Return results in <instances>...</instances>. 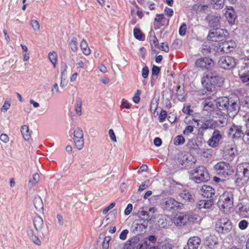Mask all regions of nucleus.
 Segmentation results:
<instances>
[{
    "label": "nucleus",
    "instance_id": "f257e3e1",
    "mask_svg": "<svg viewBox=\"0 0 249 249\" xmlns=\"http://www.w3.org/2000/svg\"><path fill=\"white\" fill-rule=\"evenodd\" d=\"M223 82L220 76L216 73H209L205 75L201 80V82L206 90L211 93H215L217 90V85Z\"/></svg>",
    "mask_w": 249,
    "mask_h": 249
},
{
    "label": "nucleus",
    "instance_id": "f03ea898",
    "mask_svg": "<svg viewBox=\"0 0 249 249\" xmlns=\"http://www.w3.org/2000/svg\"><path fill=\"white\" fill-rule=\"evenodd\" d=\"M234 190L229 189L225 191L219 197L217 204L220 209H223L224 212H228L233 204Z\"/></svg>",
    "mask_w": 249,
    "mask_h": 249
},
{
    "label": "nucleus",
    "instance_id": "7ed1b4c3",
    "mask_svg": "<svg viewBox=\"0 0 249 249\" xmlns=\"http://www.w3.org/2000/svg\"><path fill=\"white\" fill-rule=\"evenodd\" d=\"M249 179V162H243L237 166L236 183L238 186L246 184Z\"/></svg>",
    "mask_w": 249,
    "mask_h": 249
},
{
    "label": "nucleus",
    "instance_id": "20e7f679",
    "mask_svg": "<svg viewBox=\"0 0 249 249\" xmlns=\"http://www.w3.org/2000/svg\"><path fill=\"white\" fill-rule=\"evenodd\" d=\"M191 179L196 183H200L209 180L210 176L206 168L203 166H200L194 170Z\"/></svg>",
    "mask_w": 249,
    "mask_h": 249
},
{
    "label": "nucleus",
    "instance_id": "39448f33",
    "mask_svg": "<svg viewBox=\"0 0 249 249\" xmlns=\"http://www.w3.org/2000/svg\"><path fill=\"white\" fill-rule=\"evenodd\" d=\"M213 168L217 175L225 178L231 176L233 173L232 167L224 161L218 162Z\"/></svg>",
    "mask_w": 249,
    "mask_h": 249
},
{
    "label": "nucleus",
    "instance_id": "423d86ee",
    "mask_svg": "<svg viewBox=\"0 0 249 249\" xmlns=\"http://www.w3.org/2000/svg\"><path fill=\"white\" fill-rule=\"evenodd\" d=\"M228 36V33L226 30L216 28L209 31L207 38L212 41H222L225 40Z\"/></svg>",
    "mask_w": 249,
    "mask_h": 249
},
{
    "label": "nucleus",
    "instance_id": "0eeeda50",
    "mask_svg": "<svg viewBox=\"0 0 249 249\" xmlns=\"http://www.w3.org/2000/svg\"><path fill=\"white\" fill-rule=\"evenodd\" d=\"M231 229V222L227 218H221L215 224V229L219 233H227Z\"/></svg>",
    "mask_w": 249,
    "mask_h": 249
},
{
    "label": "nucleus",
    "instance_id": "6e6552de",
    "mask_svg": "<svg viewBox=\"0 0 249 249\" xmlns=\"http://www.w3.org/2000/svg\"><path fill=\"white\" fill-rule=\"evenodd\" d=\"M151 218L147 217L145 219L140 218L135 220L131 226L133 232H142L144 230L146 229L148 226V224L150 223Z\"/></svg>",
    "mask_w": 249,
    "mask_h": 249
},
{
    "label": "nucleus",
    "instance_id": "1a4fd4ad",
    "mask_svg": "<svg viewBox=\"0 0 249 249\" xmlns=\"http://www.w3.org/2000/svg\"><path fill=\"white\" fill-rule=\"evenodd\" d=\"M161 205L163 209L167 211H170L172 209L180 210L183 208V204L171 197L166 198L163 200Z\"/></svg>",
    "mask_w": 249,
    "mask_h": 249
},
{
    "label": "nucleus",
    "instance_id": "9d476101",
    "mask_svg": "<svg viewBox=\"0 0 249 249\" xmlns=\"http://www.w3.org/2000/svg\"><path fill=\"white\" fill-rule=\"evenodd\" d=\"M235 59L230 56L221 57L218 62L219 66L224 69L230 70L234 68L236 65Z\"/></svg>",
    "mask_w": 249,
    "mask_h": 249
},
{
    "label": "nucleus",
    "instance_id": "9b49d317",
    "mask_svg": "<svg viewBox=\"0 0 249 249\" xmlns=\"http://www.w3.org/2000/svg\"><path fill=\"white\" fill-rule=\"evenodd\" d=\"M126 244L130 247V249H146L148 246L147 241H140L137 236H134L128 240Z\"/></svg>",
    "mask_w": 249,
    "mask_h": 249
},
{
    "label": "nucleus",
    "instance_id": "f8f14e48",
    "mask_svg": "<svg viewBox=\"0 0 249 249\" xmlns=\"http://www.w3.org/2000/svg\"><path fill=\"white\" fill-rule=\"evenodd\" d=\"M222 132L221 131L214 129L211 137L207 142L208 145L213 148L217 147L222 140Z\"/></svg>",
    "mask_w": 249,
    "mask_h": 249
},
{
    "label": "nucleus",
    "instance_id": "ddd939ff",
    "mask_svg": "<svg viewBox=\"0 0 249 249\" xmlns=\"http://www.w3.org/2000/svg\"><path fill=\"white\" fill-rule=\"evenodd\" d=\"M226 111L230 117H234L238 112L240 108V103L238 100L230 99Z\"/></svg>",
    "mask_w": 249,
    "mask_h": 249
},
{
    "label": "nucleus",
    "instance_id": "4468645a",
    "mask_svg": "<svg viewBox=\"0 0 249 249\" xmlns=\"http://www.w3.org/2000/svg\"><path fill=\"white\" fill-rule=\"evenodd\" d=\"M244 131L242 126L239 125L233 124L230 128L228 135L234 139H238L242 137Z\"/></svg>",
    "mask_w": 249,
    "mask_h": 249
},
{
    "label": "nucleus",
    "instance_id": "2eb2a0df",
    "mask_svg": "<svg viewBox=\"0 0 249 249\" xmlns=\"http://www.w3.org/2000/svg\"><path fill=\"white\" fill-rule=\"evenodd\" d=\"M236 46V44L234 41L232 40L224 41L219 43L218 49L223 53H229L235 48Z\"/></svg>",
    "mask_w": 249,
    "mask_h": 249
},
{
    "label": "nucleus",
    "instance_id": "dca6fc26",
    "mask_svg": "<svg viewBox=\"0 0 249 249\" xmlns=\"http://www.w3.org/2000/svg\"><path fill=\"white\" fill-rule=\"evenodd\" d=\"M196 65L199 68L209 69L213 67V62L209 58L202 57L196 60Z\"/></svg>",
    "mask_w": 249,
    "mask_h": 249
},
{
    "label": "nucleus",
    "instance_id": "f3484780",
    "mask_svg": "<svg viewBox=\"0 0 249 249\" xmlns=\"http://www.w3.org/2000/svg\"><path fill=\"white\" fill-rule=\"evenodd\" d=\"M217 126L216 122L213 119L205 120L198 129V132L202 134L208 129H213Z\"/></svg>",
    "mask_w": 249,
    "mask_h": 249
},
{
    "label": "nucleus",
    "instance_id": "a211bd4d",
    "mask_svg": "<svg viewBox=\"0 0 249 249\" xmlns=\"http://www.w3.org/2000/svg\"><path fill=\"white\" fill-rule=\"evenodd\" d=\"M238 208V213L242 217L249 218V202L240 203Z\"/></svg>",
    "mask_w": 249,
    "mask_h": 249
},
{
    "label": "nucleus",
    "instance_id": "6ab92c4d",
    "mask_svg": "<svg viewBox=\"0 0 249 249\" xmlns=\"http://www.w3.org/2000/svg\"><path fill=\"white\" fill-rule=\"evenodd\" d=\"M188 215L184 213H179L174 217V221L178 226L184 225L188 221Z\"/></svg>",
    "mask_w": 249,
    "mask_h": 249
},
{
    "label": "nucleus",
    "instance_id": "aec40b11",
    "mask_svg": "<svg viewBox=\"0 0 249 249\" xmlns=\"http://www.w3.org/2000/svg\"><path fill=\"white\" fill-rule=\"evenodd\" d=\"M229 103H230V99L228 97H220L217 99L216 106L219 110L225 111L227 109V106Z\"/></svg>",
    "mask_w": 249,
    "mask_h": 249
},
{
    "label": "nucleus",
    "instance_id": "412c9836",
    "mask_svg": "<svg viewBox=\"0 0 249 249\" xmlns=\"http://www.w3.org/2000/svg\"><path fill=\"white\" fill-rule=\"evenodd\" d=\"M235 149L231 145L228 144L224 148V156L225 159L231 160L235 156Z\"/></svg>",
    "mask_w": 249,
    "mask_h": 249
},
{
    "label": "nucleus",
    "instance_id": "4be33fe9",
    "mask_svg": "<svg viewBox=\"0 0 249 249\" xmlns=\"http://www.w3.org/2000/svg\"><path fill=\"white\" fill-rule=\"evenodd\" d=\"M225 15L230 24L232 25L234 24L236 17L232 7H227Z\"/></svg>",
    "mask_w": 249,
    "mask_h": 249
},
{
    "label": "nucleus",
    "instance_id": "5701e85b",
    "mask_svg": "<svg viewBox=\"0 0 249 249\" xmlns=\"http://www.w3.org/2000/svg\"><path fill=\"white\" fill-rule=\"evenodd\" d=\"M201 239L198 236H194L189 239L187 242L188 249H198Z\"/></svg>",
    "mask_w": 249,
    "mask_h": 249
},
{
    "label": "nucleus",
    "instance_id": "b1692460",
    "mask_svg": "<svg viewBox=\"0 0 249 249\" xmlns=\"http://www.w3.org/2000/svg\"><path fill=\"white\" fill-rule=\"evenodd\" d=\"M204 244L208 249H214L217 244V238L214 235H210L206 238Z\"/></svg>",
    "mask_w": 249,
    "mask_h": 249
},
{
    "label": "nucleus",
    "instance_id": "393cba45",
    "mask_svg": "<svg viewBox=\"0 0 249 249\" xmlns=\"http://www.w3.org/2000/svg\"><path fill=\"white\" fill-rule=\"evenodd\" d=\"M202 195L207 198H211L214 195L215 191L210 186L203 185L201 189Z\"/></svg>",
    "mask_w": 249,
    "mask_h": 249
},
{
    "label": "nucleus",
    "instance_id": "a878e982",
    "mask_svg": "<svg viewBox=\"0 0 249 249\" xmlns=\"http://www.w3.org/2000/svg\"><path fill=\"white\" fill-rule=\"evenodd\" d=\"M247 60L249 61V57H247ZM245 71L241 70L239 72L240 78L243 82L249 81V61L246 63V67L244 68Z\"/></svg>",
    "mask_w": 249,
    "mask_h": 249
},
{
    "label": "nucleus",
    "instance_id": "bb28decb",
    "mask_svg": "<svg viewBox=\"0 0 249 249\" xmlns=\"http://www.w3.org/2000/svg\"><path fill=\"white\" fill-rule=\"evenodd\" d=\"M213 200L210 199L208 200H201L197 202L196 208L200 210L201 209H209L213 204Z\"/></svg>",
    "mask_w": 249,
    "mask_h": 249
},
{
    "label": "nucleus",
    "instance_id": "cd10ccee",
    "mask_svg": "<svg viewBox=\"0 0 249 249\" xmlns=\"http://www.w3.org/2000/svg\"><path fill=\"white\" fill-rule=\"evenodd\" d=\"M221 17L218 15H209L207 17V20L211 27H216L219 25Z\"/></svg>",
    "mask_w": 249,
    "mask_h": 249
},
{
    "label": "nucleus",
    "instance_id": "c85d7f7f",
    "mask_svg": "<svg viewBox=\"0 0 249 249\" xmlns=\"http://www.w3.org/2000/svg\"><path fill=\"white\" fill-rule=\"evenodd\" d=\"M208 8V5L205 3H197L193 6V9L196 12H205Z\"/></svg>",
    "mask_w": 249,
    "mask_h": 249
},
{
    "label": "nucleus",
    "instance_id": "c756f323",
    "mask_svg": "<svg viewBox=\"0 0 249 249\" xmlns=\"http://www.w3.org/2000/svg\"><path fill=\"white\" fill-rule=\"evenodd\" d=\"M34 225L37 231H40L43 226V220L39 215H36L34 218Z\"/></svg>",
    "mask_w": 249,
    "mask_h": 249
},
{
    "label": "nucleus",
    "instance_id": "7c9ffc66",
    "mask_svg": "<svg viewBox=\"0 0 249 249\" xmlns=\"http://www.w3.org/2000/svg\"><path fill=\"white\" fill-rule=\"evenodd\" d=\"M203 108L204 110L212 112L214 109V104L212 101L210 99L205 100L202 104Z\"/></svg>",
    "mask_w": 249,
    "mask_h": 249
},
{
    "label": "nucleus",
    "instance_id": "2f4dec72",
    "mask_svg": "<svg viewBox=\"0 0 249 249\" xmlns=\"http://www.w3.org/2000/svg\"><path fill=\"white\" fill-rule=\"evenodd\" d=\"M34 203L35 208L38 211H41L43 210V204L42 200L40 196H35L34 198Z\"/></svg>",
    "mask_w": 249,
    "mask_h": 249
},
{
    "label": "nucleus",
    "instance_id": "473e14b6",
    "mask_svg": "<svg viewBox=\"0 0 249 249\" xmlns=\"http://www.w3.org/2000/svg\"><path fill=\"white\" fill-rule=\"evenodd\" d=\"M173 246L170 242L165 240L161 242L157 247H154L152 249H172Z\"/></svg>",
    "mask_w": 249,
    "mask_h": 249
},
{
    "label": "nucleus",
    "instance_id": "72a5a7b5",
    "mask_svg": "<svg viewBox=\"0 0 249 249\" xmlns=\"http://www.w3.org/2000/svg\"><path fill=\"white\" fill-rule=\"evenodd\" d=\"M247 118L246 127L247 130L242 136L243 141L247 144H249V117L246 116Z\"/></svg>",
    "mask_w": 249,
    "mask_h": 249
},
{
    "label": "nucleus",
    "instance_id": "f704fd0d",
    "mask_svg": "<svg viewBox=\"0 0 249 249\" xmlns=\"http://www.w3.org/2000/svg\"><path fill=\"white\" fill-rule=\"evenodd\" d=\"M80 47L84 54L88 55L90 53V50L88 46L87 42L85 40L83 39L81 41Z\"/></svg>",
    "mask_w": 249,
    "mask_h": 249
},
{
    "label": "nucleus",
    "instance_id": "c9c22d12",
    "mask_svg": "<svg viewBox=\"0 0 249 249\" xmlns=\"http://www.w3.org/2000/svg\"><path fill=\"white\" fill-rule=\"evenodd\" d=\"M21 132L25 141H29L30 140V134L29 132V127L27 125H24L21 127Z\"/></svg>",
    "mask_w": 249,
    "mask_h": 249
},
{
    "label": "nucleus",
    "instance_id": "e433bc0d",
    "mask_svg": "<svg viewBox=\"0 0 249 249\" xmlns=\"http://www.w3.org/2000/svg\"><path fill=\"white\" fill-rule=\"evenodd\" d=\"M28 235L30 238L36 245H39L40 244V241L38 238L34 234V231L32 229H30L27 231Z\"/></svg>",
    "mask_w": 249,
    "mask_h": 249
},
{
    "label": "nucleus",
    "instance_id": "4c0bfd02",
    "mask_svg": "<svg viewBox=\"0 0 249 249\" xmlns=\"http://www.w3.org/2000/svg\"><path fill=\"white\" fill-rule=\"evenodd\" d=\"M188 221L192 223H198L201 220V216L198 214L191 213L188 215Z\"/></svg>",
    "mask_w": 249,
    "mask_h": 249
},
{
    "label": "nucleus",
    "instance_id": "58836bf2",
    "mask_svg": "<svg viewBox=\"0 0 249 249\" xmlns=\"http://www.w3.org/2000/svg\"><path fill=\"white\" fill-rule=\"evenodd\" d=\"M39 180V175L37 173L35 174L32 178L30 179L29 181L28 186L30 188L33 187Z\"/></svg>",
    "mask_w": 249,
    "mask_h": 249
},
{
    "label": "nucleus",
    "instance_id": "ea45409f",
    "mask_svg": "<svg viewBox=\"0 0 249 249\" xmlns=\"http://www.w3.org/2000/svg\"><path fill=\"white\" fill-rule=\"evenodd\" d=\"M180 196L182 197L183 199L191 202L193 200V196L189 192L186 191H183L180 194Z\"/></svg>",
    "mask_w": 249,
    "mask_h": 249
},
{
    "label": "nucleus",
    "instance_id": "a19ab883",
    "mask_svg": "<svg viewBox=\"0 0 249 249\" xmlns=\"http://www.w3.org/2000/svg\"><path fill=\"white\" fill-rule=\"evenodd\" d=\"M74 139H84L83 132L80 128H76L74 131Z\"/></svg>",
    "mask_w": 249,
    "mask_h": 249
},
{
    "label": "nucleus",
    "instance_id": "79ce46f5",
    "mask_svg": "<svg viewBox=\"0 0 249 249\" xmlns=\"http://www.w3.org/2000/svg\"><path fill=\"white\" fill-rule=\"evenodd\" d=\"M82 100L81 99H78L76 101L75 110L78 115L82 114L81 106H82Z\"/></svg>",
    "mask_w": 249,
    "mask_h": 249
},
{
    "label": "nucleus",
    "instance_id": "37998d69",
    "mask_svg": "<svg viewBox=\"0 0 249 249\" xmlns=\"http://www.w3.org/2000/svg\"><path fill=\"white\" fill-rule=\"evenodd\" d=\"M70 46L73 51L76 52L77 50V39L76 38L73 37L71 39V41L70 42Z\"/></svg>",
    "mask_w": 249,
    "mask_h": 249
},
{
    "label": "nucleus",
    "instance_id": "c03bdc74",
    "mask_svg": "<svg viewBox=\"0 0 249 249\" xmlns=\"http://www.w3.org/2000/svg\"><path fill=\"white\" fill-rule=\"evenodd\" d=\"M149 39L152 49H153L154 47H156L158 46L159 41L155 35L151 36Z\"/></svg>",
    "mask_w": 249,
    "mask_h": 249
},
{
    "label": "nucleus",
    "instance_id": "a18cd8bd",
    "mask_svg": "<svg viewBox=\"0 0 249 249\" xmlns=\"http://www.w3.org/2000/svg\"><path fill=\"white\" fill-rule=\"evenodd\" d=\"M74 140L76 148L79 150L82 149L84 146V139H74Z\"/></svg>",
    "mask_w": 249,
    "mask_h": 249
},
{
    "label": "nucleus",
    "instance_id": "49530a36",
    "mask_svg": "<svg viewBox=\"0 0 249 249\" xmlns=\"http://www.w3.org/2000/svg\"><path fill=\"white\" fill-rule=\"evenodd\" d=\"M133 34L135 37L139 40H142L143 34L141 31L138 28H134Z\"/></svg>",
    "mask_w": 249,
    "mask_h": 249
},
{
    "label": "nucleus",
    "instance_id": "de8ad7c7",
    "mask_svg": "<svg viewBox=\"0 0 249 249\" xmlns=\"http://www.w3.org/2000/svg\"><path fill=\"white\" fill-rule=\"evenodd\" d=\"M48 57L52 63L54 67H55V65L57 61L56 53L55 52L50 53H49Z\"/></svg>",
    "mask_w": 249,
    "mask_h": 249
},
{
    "label": "nucleus",
    "instance_id": "09e8293b",
    "mask_svg": "<svg viewBox=\"0 0 249 249\" xmlns=\"http://www.w3.org/2000/svg\"><path fill=\"white\" fill-rule=\"evenodd\" d=\"M185 142V139L181 135L177 136L174 139V144L176 145L182 144Z\"/></svg>",
    "mask_w": 249,
    "mask_h": 249
},
{
    "label": "nucleus",
    "instance_id": "8fccbe9b",
    "mask_svg": "<svg viewBox=\"0 0 249 249\" xmlns=\"http://www.w3.org/2000/svg\"><path fill=\"white\" fill-rule=\"evenodd\" d=\"M111 238L109 236L105 237L102 244L103 249H108L109 242L111 240Z\"/></svg>",
    "mask_w": 249,
    "mask_h": 249
},
{
    "label": "nucleus",
    "instance_id": "3c124183",
    "mask_svg": "<svg viewBox=\"0 0 249 249\" xmlns=\"http://www.w3.org/2000/svg\"><path fill=\"white\" fill-rule=\"evenodd\" d=\"M158 104H159V100H158L153 99L151 101V104H150V110L152 112L153 111L154 113L155 112V111L157 109V107L158 106Z\"/></svg>",
    "mask_w": 249,
    "mask_h": 249
},
{
    "label": "nucleus",
    "instance_id": "603ef678",
    "mask_svg": "<svg viewBox=\"0 0 249 249\" xmlns=\"http://www.w3.org/2000/svg\"><path fill=\"white\" fill-rule=\"evenodd\" d=\"M180 86L178 85L177 89V96L178 99L181 102H184L185 101L184 96L181 91H180Z\"/></svg>",
    "mask_w": 249,
    "mask_h": 249
},
{
    "label": "nucleus",
    "instance_id": "864d4df0",
    "mask_svg": "<svg viewBox=\"0 0 249 249\" xmlns=\"http://www.w3.org/2000/svg\"><path fill=\"white\" fill-rule=\"evenodd\" d=\"M214 3V6L216 9H221L224 6V0H213Z\"/></svg>",
    "mask_w": 249,
    "mask_h": 249
},
{
    "label": "nucleus",
    "instance_id": "5fc2aeb1",
    "mask_svg": "<svg viewBox=\"0 0 249 249\" xmlns=\"http://www.w3.org/2000/svg\"><path fill=\"white\" fill-rule=\"evenodd\" d=\"M248 225L249 223L247 220H242L239 222L238 227L241 230H244L248 227Z\"/></svg>",
    "mask_w": 249,
    "mask_h": 249
},
{
    "label": "nucleus",
    "instance_id": "6e6d98bb",
    "mask_svg": "<svg viewBox=\"0 0 249 249\" xmlns=\"http://www.w3.org/2000/svg\"><path fill=\"white\" fill-rule=\"evenodd\" d=\"M31 24L35 31H38L40 29L39 22L36 20H32L31 21Z\"/></svg>",
    "mask_w": 249,
    "mask_h": 249
},
{
    "label": "nucleus",
    "instance_id": "4d7b16f0",
    "mask_svg": "<svg viewBox=\"0 0 249 249\" xmlns=\"http://www.w3.org/2000/svg\"><path fill=\"white\" fill-rule=\"evenodd\" d=\"M187 26L184 23H182L179 29V34L181 36H184L186 33Z\"/></svg>",
    "mask_w": 249,
    "mask_h": 249
},
{
    "label": "nucleus",
    "instance_id": "13d9d810",
    "mask_svg": "<svg viewBox=\"0 0 249 249\" xmlns=\"http://www.w3.org/2000/svg\"><path fill=\"white\" fill-rule=\"evenodd\" d=\"M68 68L67 64L64 62L61 63V76L60 79H63V77L65 74V72Z\"/></svg>",
    "mask_w": 249,
    "mask_h": 249
},
{
    "label": "nucleus",
    "instance_id": "bf43d9fd",
    "mask_svg": "<svg viewBox=\"0 0 249 249\" xmlns=\"http://www.w3.org/2000/svg\"><path fill=\"white\" fill-rule=\"evenodd\" d=\"M167 116V112L164 110H161L159 115V118L160 122L162 123L164 121Z\"/></svg>",
    "mask_w": 249,
    "mask_h": 249
},
{
    "label": "nucleus",
    "instance_id": "052dcab7",
    "mask_svg": "<svg viewBox=\"0 0 249 249\" xmlns=\"http://www.w3.org/2000/svg\"><path fill=\"white\" fill-rule=\"evenodd\" d=\"M194 131V127L191 125L187 126L183 131V133L185 135H189Z\"/></svg>",
    "mask_w": 249,
    "mask_h": 249
},
{
    "label": "nucleus",
    "instance_id": "680f3d73",
    "mask_svg": "<svg viewBox=\"0 0 249 249\" xmlns=\"http://www.w3.org/2000/svg\"><path fill=\"white\" fill-rule=\"evenodd\" d=\"M129 231L128 230H123L120 233L119 237L122 240H124L127 238V235L128 234Z\"/></svg>",
    "mask_w": 249,
    "mask_h": 249
},
{
    "label": "nucleus",
    "instance_id": "e2e57ef3",
    "mask_svg": "<svg viewBox=\"0 0 249 249\" xmlns=\"http://www.w3.org/2000/svg\"><path fill=\"white\" fill-rule=\"evenodd\" d=\"M51 91L53 95H56L59 92L58 85L57 83H55L53 85Z\"/></svg>",
    "mask_w": 249,
    "mask_h": 249
},
{
    "label": "nucleus",
    "instance_id": "0e129e2a",
    "mask_svg": "<svg viewBox=\"0 0 249 249\" xmlns=\"http://www.w3.org/2000/svg\"><path fill=\"white\" fill-rule=\"evenodd\" d=\"M149 74V69L148 67L145 66L142 70V76L143 78H146L148 77Z\"/></svg>",
    "mask_w": 249,
    "mask_h": 249
},
{
    "label": "nucleus",
    "instance_id": "69168bd1",
    "mask_svg": "<svg viewBox=\"0 0 249 249\" xmlns=\"http://www.w3.org/2000/svg\"><path fill=\"white\" fill-rule=\"evenodd\" d=\"M0 139L2 142L5 143L9 141V137L6 134H2L0 136Z\"/></svg>",
    "mask_w": 249,
    "mask_h": 249
},
{
    "label": "nucleus",
    "instance_id": "338daca9",
    "mask_svg": "<svg viewBox=\"0 0 249 249\" xmlns=\"http://www.w3.org/2000/svg\"><path fill=\"white\" fill-rule=\"evenodd\" d=\"M133 206L131 204H128L124 210L125 215L129 214L132 211Z\"/></svg>",
    "mask_w": 249,
    "mask_h": 249
},
{
    "label": "nucleus",
    "instance_id": "774afa93",
    "mask_svg": "<svg viewBox=\"0 0 249 249\" xmlns=\"http://www.w3.org/2000/svg\"><path fill=\"white\" fill-rule=\"evenodd\" d=\"M11 106L10 103L5 101L1 107V110L2 111H6Z\"/></svg>",
    "mask_w": 249,
    "mask_h": 249
}]
</instances>
